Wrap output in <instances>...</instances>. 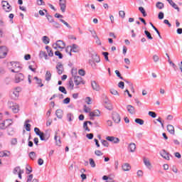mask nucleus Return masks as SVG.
<instances>
[{
	"label": "nucleus",
	"instance_id": "f257e3e1",
	"mask_svg": "<svg viewBox=\"0 0 182 182\" xmlns=\"http://www.w3.org/2000/svg\"><path fill=\"white\" fill-rule=\"evenodd\" d=\"M90 55L92 60H90L89 63H90L92 68H95V63H99L100 62V57H99V55H97L96 52H95L94 50H91Z\"/></svg>",
	"mask_w": 182,
	"mask_h": 182
},
{
	"label": "nucleus",
	"instance_id": "f03ea898",
	"mask_svg": "<svg viewBox=\"0 0 182 182\" xmlns=\"http://www.w3.org/2000/svg\"><path fill=\"white\" fill-rule=\"evenodd\" d=\"M9 70L13 73H19L22 70V67L18 63L11 62L9 65Z\"/></svg>",
	"mask_w": 182,
	"mask_h": 182
},
{
	"label": "nucleus",
	"instance_id": "7ed1b4c3",
	"mask_svg": "<svg viewBox=\"0 0 182 182\" xmlns=\"http://www.w3.org/2000/svg\"><path fill=\"white\" fill-rule=\"evenodd\" d=\"M9 126H12V119H5L0 122V129L5 130L9 127Z\"/></svg>",
	"mask_w": 182,
	"mask_h": 182
},
{
	"label": "nucleus",
	"instance_id": "20e7f679",
	"mask_svg": "<svg viewBox=\"0 0 182 182\" xmlns=\"http://www.w3.org/2000/svg\"><path fill=\"white\" fill-rule=\"evenodd\" d=\"M8 107L13 112V113L19 112V105L16 104V102H9Z\"/></svg>",
	"mask_w": 182,
	"mask_h": 182
},
{
	"label": "nucleus",
	"instance_id": "39448f33",
	"mask_svg": "<svg viewBox=\"0 0 182 182\" xmlns=\"http://www.w3.org/2000/svg\"><path fill=\"white\" fill-rule=\"evenodd\" d=\"M65 46H66V45L60 40L57 41V42L53 45L54 49H57V50L65 49Z\"/></svg>",
	"mask_w": 182,
	"mask_h": 182
},
{
	"label": "nucleus",
	"instance_id": "423d86ee",
	"mask_svg": "<svg viewBox=\"0 0 182 182\" xmlns=\"http://www.w3.org/2000/svg\"><path fill=\"white\" fill-rule=\"evenodd\" d=\"M1 6L5 12H11L12 11V6L6 1H1Z\"/></svg>",
	"mask_w": 182,
	"mask_h": 182
},
{
	"label": "nucleus",
	"instance_id": "0eeeda50",
	"mask_svg": "<svg viewBox=\"0 0 182 182\" xmlns=\"http://www.w3.org/2000/svg\"><path fill=\"white\" fill-rule=\"evenodd\" d=\"M8 55V49L5 46L0 47V59H4Z\"/></svg>",
	"mask_w": 182,
	"mask_h": 182
},
{
	"label": "nucleus",
	"instance_id": "6e6552de",
	"mask_svg": "<svg viewBox=\"0 0 182 182\" xmlns=\"http://www.w3.org/2000/svg\"><path fill=\"white\" fill-rule=\"evenodd\" d=\"M34 132H35L36 134H37V136H39L41 140H42V141L46 140V138H45V134L43 132H41L39 128H38V127L34 128Z\"/></svg>",
	"mask_w": 182,
	"mask_h": 182
},
{
	"label": "nucleus",
	"instance_id": "1a4fd4ad",
	"mask_svg": "<svg viewBox=\"0 0 182 182\" xmlns=\"http://www.w3.org/2000/svg\"><path fill=\"white\" fill-rule=\"evenodd\" d=\"M74 82L75 83L76 86H79V85H85V83L83 78H82V77L80 76H75L74 77Z\"/></svg>",
	"mask_w": 182,
	"mask_h": 182
},
{
	"label": "nucleus",
	"instance_id": "9d476101",
	"mask_svg": "<svg viewBox=\"0 0 182 182\" xmlns=\"http://www.w3.org/2000/svg\"><path fill=\"white\" fill-rule=\"evenodd\" d=\"M25 79V76H23V74L19 73L16 74L14 82L15 83H19V82H22Z\"/></svg>",
	"mask_w": 182,
	"mask_h": 182
},
{
	"label": "nucleus",
	"instance_id": "9b49d317",
	"mask_svg": "<svg viewBox=\"0 0 182 182\" xmlns=\"http://www.w3.org/2000/svg\"><path fill=\"white\" fill-rule=\"evenodd\" d=\"M14 173L18 174L20 180H22V174H23V170L21 169V167L17 166L14 169Z\"/></svg>",
	"mask_w": 182,
	"mask_h": 182
},
{
	"label": "nucleus",
	"instance_id": "f8f14e48",
	"mask_svg": "<svg viewBox=\"0 0 182 182\" xmlns=\"http://www.w3.org/2000/svg\"><path fill=\"white\" fill-rule=\"evenodd\" d=\"M59 5L62 12L66 11V0H59Z\"/></svg>",
	"mask_w": 182,
	"mask_h": 182
},
{
	"label": "nucleus",
	"instance_id": "ddd939ff",
	"mask_svg": "<svg viewBox=\"0 0 182 182\" xmlns=\"http://www.w3.org/2000/svg\"><path fill=\"white\" fill-rule=\"evenodd\" d=\"M19 92H21V88L19 87H16L13 92V95L12 97L14 100L18 99L19 97Z\"/></svg>",
	"mask_w": 182,
	"mask_h": 182
},
{
	"label": "nucleus",
	"instance_id": "4468645a",
	"mask_svg": "<svg viewBox=\"0 0 182 182\" xmlns=\"http://www.w3.org/2000/svg\"><path fill=\"white\" fill-rule=\"evenodd\" d=\"M112 119L114 120V123H120V115L116 112L113 113Z\"/></svg>",
	"mask_w": 182,
	"mask_h": 182
},
{
	"label": "nucleus",
	"instance_id": "2eb2a0df",
	"mask_svg": "<svg viewBox=\"0 0 182 182\" xmlns=\"http://www.w3.org/2000/svg\"><path fill=\"white\" fill-rule=\"evenodd\" d=\"M56 69L58 75H62V73H63V65L60 63L57 64Z\"/></svg>",
	"mask_w": 182,
	"mask_h": 182
},
{
	"label": "nucleus",
	"instance_id": "dca6fc26",
	"mask_svg": "<svg viewBox=\"0 0 182 182\" xmlns=\"http://www.w3.org/2000/svg\"><path fill=\"white\" fill-rule=\"evenodd\" d=\"M100 116V111L95 109L93 112H90V117H99Z\"/></svg>",
	"mask_w": 182,
	"mask_h": 182
},
{
	"label": "nucleus",
	"instance_id": "f3484780",
	"mask_svg": "<svg viewBox=\"0 0 182 182\" xmlns=\"http://www.w3.org/2000/svg\"><path fill=\"white\" fill-rule=\"evenodd\" d=\"M160 154L163 159H165V160H170V155L166 151V150L161 151Z\"/></svg>",
	"mask_w": 182,
	"mask_h": 182
},
{
	"label": "nucleus",
	"instance_id": "a211bd4d",
	"mask_svg": "<svg viewBox=\"0 0 182 182\" xmlns=\"http://www.w3.org/2000/svg\"><path fill=\"white\" fill-rule=\"evenodd\" d=\"M106 139L108 141H112L113 143H119L120 141V139H119V138L114 136H107Z\"/></svg>",
	"mask_w": 182,
	"mask_h": 182
},
{
	"label": "nucleus",
	"instance_id": "6ab92c4d",
	"mask_svg": "<svg viewBox=\"0 0 182 182\" xmlns=\"http://www.w3.org/2000/svg\"><path fill=\"white\" fill-rule=\"evenodd\" d=\"M11 151H0V157H10Z\"/></svg>",
	"mask_w": 182,
	"mask_h": 182
},
{
	"label": "nucleus",
	"instance_id": "aec40b11",
	"mask_svg": "<svg viewBox=\"0 0 182 182\" xmlns=\"http://www.w3.org/2000/svg\"><path fill=\"white\" fill-rule=\"evenodd\" d=\"M128 150L131 153H134V151H136V144H134V143L129 144V145L128 146Z\"/></svg>",
	"mask_w": 182,
	"mask_h": 182
},
{
	"label": "nucleus",
	"instance_id": "412c9836",
	"mask_svg": "<svg viewBox=\"0 0 182 182\" xmlns=\"http://www.w3.org/2000/svg\"><path fill=\"white\" fill-rule=\"evenodd\" d=\"M127 109L129 113H130V114H134V113H136V109H134V107H133L132 105H127Z\"/></svg>",
	"mask_w": 182,
	"mask_h": 182
},
{
	"label": "nucleus",
	"instance_id": "4be33fe9",
	"mask_svg": "<svg viewBox=\"0 0 182 182\" xmlns=\"http://www.w3.org/2000/svg\"><path fill=\"white\" fill-rule=\"evenodd\" d=\"M91 85H92L93 90H97V91L100 90V86H99V85H97V83H96V81H92L91 82Z\"/></svg>",
	"mask_w": 182,
	"mask_h": 182
},
{
	"label": "nucleus",
	"instance_id": "5701e85b",
	"mask_svg": "<svg viewBox=\"0 0 182 182\" xmlns=\"http://www.w3.org/2000/svg\"><path fill=\"white\" fill-rule=\"evenodd\" d=\"M26 182H39V180L33 178V174H30L28 176H27Z\"/></svg>",
	"mask_w": 182,
	"mask_h": 182
},
{
	"label": "nucleus",
	"instance_id": "b1692460",
	"mask_svg": "<svg viewBox=\"0 0 182 182\" xmlns=\"http://www.w3.org/2000/svg\"><path fill=\"white\" fill-rule=\"evenodd\" d=\"M144 164L148 168H151V163H150V160L147 158H144Z\"/></svg>",
	"mask_w": 182,
	"mask_h": 182
},
{
	"label": "nucleus",
	"instance_id": "393cba45",
	"mask_svg": "<svg viewBox=\"0 0 182 182\" xmlns=\"http://www.w3.org/2000/svg\"><path fill=\"white\" fill-rule=\"evenodd\" d=\"M131 168H132V166H130V164L127 163L122 165V170H124V171H130Z\"/></svg>",
	"mask_w": 182,
	"mask_h": 182
},
{
	"label": "nucleus",
	"instance_id": "a878e982",
	"mask_svg": "<svg viewBox=\"0 0 182 182\" xmlns=\"http://www.w3.org/2000/svg\"><path fill=\"white\" fill-rule=\"evenodd\" d=\"M68 89H70V90H73V89H75V82H73V79H70L68 81Z\"/></svg>",
	"mask_w": 182,
	"mask_h": 182
},
{
	"label": "nucleus",
	"instance_id": "bb28decb",
	"mask_svg": "<svg viewBox=\"0 0 182 182\" xmlns=\"http://www.w3.org/2000/svg\"><path fill=\"white\" fill-rule=\"evenodd\" d=\"M87 123H89V124H92V122L90 121L85 122L83 124V129L85 130V132H90V129H89L87 127Z\"/></svg>",
	"mask_w": 182,
	"mask_h": 182
},
{
	"label": "nucleus",
	"instance_id": "cd10ccee",
	"mask_svg": "<svg viewBox=\"0 0 182 182\" xmlns=\"http://www.w3.org/2000/svg\"><path fill=\"white\" fill-rule=\"evenodd\" d=\"M35 80H36V85L39 87H43V83H42V80L39 79L38 77H34Z\"/></svg>",
	"mask_w": 182,
	"mask_h": 182
},
{
	"label": "nucleus",
	"instance_id": "c85d7f7f",
	"mask_svg": "<svg viewBox=\"0 0 182 182\" xmlns=\"http://www.w3.org/2000/svg\"><path fill=\"white\" fill-rule=\"evenodd\" d=\"M54 139L57 146H60V144H62V142L60 141V136H58V133L55 134Z\"/></svg>",
	"mask_w": 182,
	"mask_h": 182
},
{
	"label": "nucleus",
	"instance_id": "c756f323",
	"mask_svg": "<svg viewBox=\"0 0 182 182\" xmlns=\"http://www.w3.org/2000/svg\"><path fill=\"white\" fill-rule=\"evenodd\" d=\"M167 130H168V133H170L171 134H174V133H175L174 127L173 125H168Z\"/></svg>",
	"mask_w": 182,
	"mask_h": 182
},
{
	"label": "nucleus",
	"instance_id": "7c9ffc66",
	"mask_svg": "<svg viewBox=\"0 0 182 182\" xmlns=\"http://www.w3.org/2000/svg\"><path fill=\"white\" fill-rule=\"evenodd\" d=\"M50 79H52V73H50V71H46V82H49Z\"/></svg>",
	"mask_w": 182,
	"mask_h": 182
},
{
	"label": "nucleus",
	"instance_id": "2f4dec72",
	"mask_svg": "<svg viewBox=\"0 0 182 182\" xmlns=\"http://www.w3.org/2000/svg\"><path fill=\"white\" fill-rule=\"evenodd\" d=\"M55 114L58 119H62L63 117V112L60 109H58L55 112Z\"/></svg>",
	"mask_w": 182,
	"mask_h": 182
},
{
	"label": "nucleus",
	"instance_id": "473e14b6",
	"mask_svg": "<svg viewBox=\"0 0 182 182\" xmlns=\"http://www.w3.org/2000/svg\"><path fill=\"white\" fill-rule=\"evenodd\" d=\"M73 49L72 48V46H68L65 48V52L66 53H68V55H70V56H72V52H73Z\"/></svg>",
	"mask_w": 182,
	"mask_h": 182
},
{
	"label": "nucleus",
	"instance_id": "72a5a7b5",
	"mask_svg": "<svg viewBox=\"0 0 182 182\" xmlns=\"http://www.w3.org/2000/svg\"><path fill=\"white\" fill-rule=\"evenodd\" d=\"M43 42L45 45H48L49 42H50V39H49V37L45 36L43 37Z\"/></svg>",
	"mask_w": 182,
	"mask_h": 182
},
{
	"label": "nucleus",
	"instance_id": "f704fd0d",
	"mask_svg": "<svg viewBox=\"0 0 182 182\" xmlns=\"http://www.w3.org/2000/svg\"><path fill=\"white\" fill-rule=\"evenodd\" d=\"M28 123H29V119H27L26 121L25 128L26 132H31V124H28Z\"/></svg>",
	"mask_w": 182,
	"mask_h": 182
},
{
	"label": "nucleus",
	"instance_id": "c9c22d12",
	"mask_svg": "<svg viewBox=\"0 0 182 182\" xmlns=\"http://www.w3.org/2000/svg\"><path fill=\"white\" fill-rule=\"evenodd\" d=\"M156 6L158 9H163L164 8V4L162 2H157Z\"/></svg>",
	"mask_w": 182,
	"mask_h": 182
},
{
	"label": "nucleus",
	"instance_id": "e433bc0d",
	"mask_svg": "<svg viewBox=\"0 0 182 182\" xmlns=\"http://www.w3.org/2000/svg\"><path fill=\"white\" fill-rule=\"evenodd\" d=\"M40 58H45L46 59H48V54H46V52L45 51H41L39 54Z\"/></svg>",
	"mask_w": 182,
	"mask_h": 182
},
{
	"label": "nucleus",
	"instance_id": "4c0bfd02",
	"mask_svg": "<svg viewBox=\"0 0 182 182\" xmlns=\"http://www.w3.org/2000/svg\"><path fill=\"white\" fill-rule=\"evenodd\" d=\"M139 11L142 14L143 16H147V14L146 13V10L142 6L139 7Z\"/></svg>",
	"mask_w": 182,
	"mask_h": 182
},
{
	"label": "nucleus",
	"instance_id": "58836bf2",
	"mask_svg": "<svg viewBox=\"0 0 182 182\" xmlns=\"http://www.w3.org/2000/svg\"><path fill=\"white\" fill-rule=\"evenodd\" d=\"M135 122H136L137 124H140L141 126L144 124V120L139 118L135 119Z\"/></svg>",
	"mask_w": 182,
	"mask_h": 182
},
{
	"label": "nucleus",
	"instance_id": "ea45409f",
	"mask_svg": "<svg viewBox=\"0 0 182 182\" xmlns=\"http://www.w3.org/2000/svg\"><path fill=\"white\" fill-rule=\"evenodd\" d=\"M29 157L32 160H35L36 159V154L34 151H31L29 153Z\"/></svg>",
	"mask_w": 182,
	"mask_h": 182
},
{
	"label": "nucleus",
	"instance_id": "a19ab883",
	"mask_svg": "<svg viewBox=\"0 0 182 182\" xmlns=\"http://www.w3.org/2000/svg\"><path fill=\"white\" fill-rule=\"evenodd\" d=\"M170 5H171V6H173L174 8V9H176L178 11V12L180 11V9L178 8V6H177V4H176V3H174V1H172V2L169 3Z\"/></svg>",
	"mask_w": 182,
	"mask_h": 182
},
{
	"label": "nucleus",
	"instance_id": "79ce46f5",
	"mask_svg": "<svg viewBox=\"0 0 182 182\" xmlns=\"http://www.w3.org/2000/svg\"><path fill=\"white\" fill-rule=\"evenodd\" d=\"M71 74H72V76H73L74 77L75 76H77V68H73L71 70Z\"/></svg>",
	"mask_w": 182,
	"mask_h": 182
},
{
	"label": "nucleus",
	"instance_id": "37998d69",
	"mask_svg": "<svg viewBox=\"0 0 182 182\" xmlns=\"http://www.w3.org/2000/svg\"><path fill=\"white\" fill-rule=\"evenodd\" d=\"M105 108L107 109L108 110H112L113 109V107L112 106V104L106 102L105 105Z\"/></svg>",
	"mask_w": 182,
	"mask_h": 182
},
{
	"label": "nucleus",
	"instance_id": "c03bdc74",
	"mask_svg": "<svg viewBox=\"0 0 182 182\" xmlns=\"http://www.w3.org/2000/svg\"><path fill=\"white\" fill-rule=\"evenodd\" d=\"M144 33L146 36V37L148 38V39H150L151 41V39H153V37L151 36V34L150 33V32H149L148 31H145Z\"/></svg>",
	"mask_w": 182,
	"mask_h": 182
},
{
	"label": "nucleus",
	"instance_id": "a18cd8bd",
	"mask_svg": "<svg viewBox=\"0 0 182 182\" xmlns=\"http://www.w3.org/2000/svg\"><path fill=\"white\" fill-rule=\"evenodd\" d=\"M59 90L62 93H64V95H67L68 92L66 91V88L65 87H59Z\"/></svg>",
	"mask_w": 182,
	"mask_h": 182
},
{
	"label": "nucleus",
	"instance_id": "49530a36",
	"mask_svg": "<svg viewBox=\"0 0 182 182\" xmlns=\"http://www.w3.org/2000/svg\"><path fill=\"white\" fill-rule=\"evenodd\" d=\"M110 93L112 95H114V96H119V92H117V90H116L114 89H111L110 90Z\"/></svg>",
	"mask_w": 182,
	"mask_h": 182
},
{
	"label": "nucleus",
	"instance_id": "de8ad7c7",
	"mask_svg": "<svg viewBox=\"0 0 182 182\" xmlns=\"http://www.w3.org/2000/svg\"><path fill=\"white\" fill-rule=\"evenodd\" d=\"M119 15L122 18H124L126 17V13L124 12V11H119Z\"/></svg>",
	"mask_w": 182,
	"mask_h": 182
},
{
	"label": "nucleus",
	"instance_id": "09e8293b",
	"mask_svg": "<svg viewBox=\"0 0 182 182\" xmlns=\"http://www.w3.org/2000/svg\"><path fill=\"white\" fill-rule=\"evenodd\" d=\"M149 116H151V117H153L154 119L156 117L157 114L154 112L149 111L148 113Z\"/></svg>",
	"mask_w": 182,
	"mask_h": 182
},
{
	"label": "nucleus",
	"instance_id": "8fccbe9b",
	"mask_svg": "<svg viewBox=\"0 0 182 182\" xmlns=\"http://www.w3.org/2000/svg\"><path fill=\"white\" fill-rule=\"evenodd\" d=\"M78 74L80 75V76H85V75H86V72L85 71V70L83 69H80L78 70Z\"/></svg>",
	"mask_w": 182,
	"mask_h": 182
},
{
	"label": "nucleus",
	"instance_id": "3c124183",
	"mask_svg": "<svg viewBox=\"0 0 182 182\" xmlns=\"http://www.w3.org/2000/svg\"><path fill=\"white\" fill-rule=\"evenodd\" d=\"M90 164L92 168L96 167V164L95 163V160H93V159H90Z\"/></svg>",
	"mask_w": 182,
	"mask_h": 182
},
{
	"label": "nucleus",
	"instance_id": "603ef678",
	"mask_svg": "<svg viewBox=\"0 0 182 182\" xmlns=\"http://www.w3.org/2000/svg\"><path fill=\"white\" fill-rule=\"evenodd\" d=\"M92 109L90 107H88L86 105H84V112H85V113H90Z\"/></svg>",
	"mask_w": 182,
	"mask_h": 182
},
{
	"label": "nucleus",
	"instance_id": "864d4df0",
	"mask_svg": "<svg viewBox=\"0 0 182 182\" xmlns=\"http://www.w3.org/2000/svg\"><path fill=\"white\" fill-rule=\"evenodd\" d=\"M67 119H68V122H72V120H73V114H68Z\"/></svg>",
	"mask_w": 182,
	"mask_h": 182
},
{
	"label": "nucleus",
	"instance_id": "5fc2aeb1",
	"mask_svg": "<svg viewBox=\"0 0 182 182\" xmlns=\"http://www.w3.org/2000/svg\"><path fill=\"white\" fill-rule=\"evenodd\" d=\"M95 154L96 156H103V152H102V151L100 150H95Z\"/></svg>",
	"mask_w": 182,
	"mask_h": 182
},
{
	"label": "nucleus",
	"instance_id": "6e6d98bb",
	"mask_svg": "<svg viewBox=\"0 0 182 182\" xmlns=\"http://www.w3.org/2000/svg\"><path fill=\"white\" fill-rule=\"evenodd\" d=\"M102 55H104L105 60H107V62H109V53L104 52L102 53Z\"/></svg>",
	"mask_w": 182,
	"mask_h": 182
},
{
	"label": "nucleus",
	"instance_id": "4d7b16f0",
	"mask_svg": "<svg viewBox=\"0 0 182 182\" xmlns=\"http://www.w3.org/2000/svg\"><path fill=\"white\" fill-rule=\"evenodd\" d=\"M101 143H102V146H105V147H109V142H107V141L102 140Z\"/></svg>",
	"mask_w": 182,
	"mask_h": 182
},
{
	"label": "nucleus",
	"instance_id": "13d9d810",
	"mask_svg": "<svg viewBox=\"0 0 182 182\" xmlns=\"http://www.w3.org/2000/svg\"><path fill=\"white\" fill-rule=\"evenodd\" d=\"M85 102L87 105H92V98H90V97H87L85 98Z\"/></svg>",
	"mask_w": 182,
	"mask_h": 182
},
{
	"label": "nucleus",
	"instance_id": "bf43d9fd",
	"mask_svg": "<svg viewBox=\"0 0 182 182\" xmlns=\"http://www.w3.org/2000/svg\"><path fill=\"white\" fill-rule=\"evenodd\" d=\"M55 56H58L59 59H62L63 58V55L59 51H55Z\"/></svg>",
	"mask_w": 182,
	"mask_h": 182
},
{
	"label": "nucleus",
	"instance_id": "052dcab7",
	"mask_svg": "<svg viewBox=\"0 0 182 182\" xmlns=\"http://www.w3.org/2000/svg\"><path fill=\"white\" fill-rule=\"evenodd\" d=\"M118 87L120 88V89H124V82H119V84H118Z\"/></svg>",
	"mask_w": 182,
	"mask_h": 182
},
{
	"label": "nucleus",
	"instance_id": "680f3d73",
	"mask_svg": "<svg viewBox=\"0 0 182 182\" xmlns=\"http://www.w3.org/2000/svg\"><path fill=\"white\" fill-rule=\"evenodd\" d=\"M60 22H62V23L65 25V26H67V28H71L70 26L69 25V23H68V22L65 21V20L60 19Z\"/></svg>",
	"mask_w": 182,
	"mask_h": 182
},
{
	"label": "nucleus",
	"instance_id": "e2e57ef3",
	"mask_svg": "<svg viewBox=\"0 0 182 182\" xmlns=\"http://www.w3.org/2000/svg\"><path fill=\"white\" fill-rule=\"evenodd\" d=\"M26 173L27 174H31V172L32 171V168L31 166H27L26 168Z\"/></svg>",
	"mask_w": 182,
	"mask_h": 182
},
{
	"label": "nucleus",
	"instance_id": "0e129e2a",
	"mask_svg": "<svg viewBox=\"0 0 182 182\" xmlns=\"http://www.w3.org/2000/svg\"><path fill=\"white\" fill-rule=\"evenodd\" d=\"M71 48L73 49V52H76V50L77 49V48H79V46H77V45L76 44H73Z\"/></svg>",
	"mask_w": 182,
	"mask_h": 182
},
{
	"label": "nucleus",
	"instance_id": "69168bd1",
	"mask_svg": "<svg viewBox=\"0 0 182 182\" xmlns=\"http://www.w3.org/2000/svg\"><path fill=\"white\" fill-rule=\"evenodd\" d=\"M158 18H159V19H163L164 18V13L159 12Z\"/></svg>",
	"mask_w": 182,
	"mask_h": 182
},
{
	"label": "nucleus",
	"instance_id": "338daca9",
	"mask_svg": "<svg viewBox=\"0 0 182 182\" xmlns=\"http://www.w3.org/2000/svg\"><path fill=\"white\" fill-rule=\"evenodd\" d=\"M136 174H137V176H138L139 177H143V171L139 170V171H137Z\"/></svg>",
	"mask_w": 182,
	"mask_h": 182
},
{
	"label": "nucleus",
	"instance_id": "774afa93",
	"mask_svg": "<svg viewBox=\"0 0 182 182\" xmlns=\"http://www.w3.org/2000/svg\"><path fill=\"white\" fill-rule=\"evenodd\" d=\"M37 4L38 5L41 6V5H45V1H43V0H37Z\"/></svg>",
	"mask_w": 182,
	"mask_h": 182
}]
</instances>
